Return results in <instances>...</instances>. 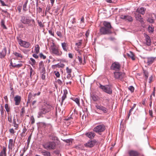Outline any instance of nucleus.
<instances>
[{"mask_svg":"<svg viewBox=\"0 0 156 156\" xmlns=\"http://www.w3.org/2000/svg\"><path fill=\"white\" fill-rule=\"evenodd\" d=\"M103 24V27H101L100 29L101 34H110L112 33L111 29L113 28L111 23L107 21H104Z\"/></svg>","mask_w":156,"mask_h":156,"instance_id":"f257e3e1","label":"nucleus"},{"mask_svg":"<svg viewBox=\"0 0 156 156\" xmlns=\"http://www.w3.org/2000/svg\"><path fill=\"white\" fill-rule=\"evenodd\" d=\"M54 108V107L52 105H50L47 103H44L42 104L40 108L38 115L41 116L42 115H45L50 112Z\"/></svg>","mask_w":156,"mask_h":156,"instance_id":"f03ea898","label":"nucleus"},{"mask_svg":"<svg viewBox=\"0 0 156 156\" xmlns=\"http://www.w3.org/2000/svg\"><path fill=\"white\" fill-rule=\"evenodd\" d=\"M50 51L51 54L57 56H60L62 54V52L59 50L58 47L56 46L54 43L50 46Z\"/></svg>","mask_w":156,"mask_h":156,"instance_id":"7ed1b4c3","label":"nucleus"},{"mask_svg":"<svg viewBox=\"0 0 156 156\" xmlns=\"http://www.w3.org/2000/svg\"><path fill=\"white\" fill-rule=\"evenodd\" d=\"M43 147L47 150H54L56 147V144L54 141L46 142L42 145Z\"/></svg>","mask_w":156,"mask_h":156,"instance_id":"20e7f679","label":"nucleus"},{"mask_svg":"<svg viewBox=\"0 0 156 156\" xmlns=\"http://www.w3.org/2000/svg\"><path fill=\"white\" fill-rule=\"evenodd\" d=\"M105 129V126L104 125H100L97 126L93 129L94 131L101 135L102 132L104 131Z\"/></svg>","mask_w":156,"mask_h":156,"instance_id":"39448f33","label":"nucleus"},{"mask_svg":"<svg viewBox=\"0 0 156 156\" xmlns=\"http://www.w3.org/2000/svg\"><path fill=\"white\" fill-rule=\"evenodd\" d=\"M100 88L108 94H111L112 93V91L111 87L108 85L103 86L100 84Z\"/></svg>","mask_w":156,"mask_h":156,"instance_id":"423d86ee","label":"nucleus"},{"mask_svg":"<svg viewBox=\"0 0 156 156\" xmlns=\"http://www.w3.org/2000/svg\"><path fill=\"white\" fill-rule=\"evenodd\" d=\"M18 42L21 46L25 48H28L30 45V43L29 42L23 41L21 39H18Z\"/></svg>","mask_w":156,"mask_h":156,"instance_id":"0eeeda50","label":"nucleus"},{"mask_svg":"<svg viewBox=\"0 0 156 156\" xmlns=\"http://www.w3.org/2000/svg\"><path fill=\"white\" fill-rule=\"evenodd\" d=\"M121 68V65L119 63L117 62H115L113 63L111 67L112 69L115 71H119Z\"/></svg>","mask_w":156,"mask_h":156,"instance_id":"6e6552de","label":"nucleus"},{"mask_svg":"<svg viewBox=\"0 0 156 156\" xmlns=\"http://www.w3.org/2000/svg\"><path fill=\"white\" fill-rule=\"evenodd\" d=\"M114 76L115 78L122 80L125 76V73H124L115 72L114 73Z\"/></svg>","mask_w":156,"mask_h":156,"instance_id":"1a4fd4ad","label":"nucleus"},{"mask_svg":"<svg viewBox=\"0 0 156 156\" xmlns=\"http://www.w3.org/2000/svg\"><path fill=\"white\" fill-rule=\"evenodd\" d=\"M97 143L95 140L88 141L87 143L84 144V146L87 147H93Z\"/></svg>","mask_w":156,"mask_h":156,"instance_id":"9d476101","label":"nucleus"},{"mask_svg":"<svg viewBox=\"0 0 156 156\" xmlns=\"http://www.w3.org/2000/svg\"><path fill=\"white\" fill-rule=\"evenodd\" d=\"M134 14L136 20L139 21L142 24H144V23L143 19L140 14L135 12H134Z\"/></svg>","mask_w":156,"mask_h":156,"instance_id":"9b49d317","label":"nucleus"},{"mask_svg":"<svg viewBox=\"0 0 156 156\" xmlns=\"http://www.w3.org/2000/svg\"><path fill=\"white\" fill-rule=\"evenodd\" d=\"M129 156H140L141 154L136 151L131 150L128 151Z\"/></svg>","mask_w":156,"mask_h":156,"instance_id":"f8f14e48","label":"nucleus"},{"mask_svg":"<svg viewBox=\"0 0 156 156\" xmlns=\"http://www.w3.org/2000/svg\"><path fill=\"white\" fill-rule=\"evenodd\" d=\"M146 10V8L143 7H139L137 9L136 11L134 12L144 15L145 13Z\"/></svg>","mask_w":156,"mask_h":156,"instance_id":"ddd939ff","label":"nucleus"},{"mask_svg":"<svg viewBox=\"0 0 156 156\" xmlns=\"http://www.w3.org/2000/svg\"><path fill=\"white\" fill-rule=\"evenodd\" d=\"M144 35L145 38V44L148 46H150L151 44V40L150 37L145 34H144Z\"/></svg>","mask_w":156,"mask_h":156,"instance_id":"4468645a","label":"nucleus"},{"mask_svg":"<svg viewBox=\"0 0 156 156\" xmlns=\"http://www.w3.org/2000/svg\"><path fill=\"white\" fill-rule=\"evenodd\" d=\"M120 18L121 19L124 20H128L129 22H131L133 20L132 17L131 16L129 15H122L120 16Z\"/></svg>","mask_w":156,"mask_h":156,"instance_id":"2eb2a0df","label":"nucleus"},{"mask_svg":"<svg viewBox=\"0 0 156 156\" xmlns=\"http://www.w3.org/2000/svg\"><path fill=\"white\" fill-rule=\"evenodd\" d=\"M95 107L97 109L102 111L104 113H107L108 112V110L107 108L97 104L95 105Z\"/></svg>","mask_w":156,"mask_h":156,"instance_id":"dca6fc26","label":"nucleus"},{"mask_svg":"<svg viewBox=\"0 0 156 156\" xmlns=\"http://www.w3.org/2000/svg\"><path fill=\"white\" fill-rule=\"evenodd\" d=\"M21 21L23 24H29L31 21V20H30L26 17L23 16L22 17Z\"/></svg>","mask_w":156,"mask_h":156,"instance_id":"f3484780","label":"nucleus"},{"mask_svg":"<svg viewBox=\"0 0 156 156\" xmlns=\"http://www.w3.org/2000/svg\"><path fill=\"white\" fill-rule=\"evenodd\" d=\"M6 53V48L4 47L2 51H0V58H4L5 56Z\"/></svg>","mask_w":156,"mask_h":156,"instance_id":"a211bd4d","label":"nucleus"},{"mask_svg":"<svg viewBox=\"0 0 156 156\" xmlns=\"http://www.w3.org/2000/svg\"><path fill=\"white\" fill-rule=\"evenodd\" d=\"M85 135L89 138L92 139L94 138L95 136V134L94 132H89L86 133H85Z\"/></svg>","mask_w":156,"mask_h":156,"instance_id":"6ab92c4d","label":"nucleus"},{"mask_svg":"<svg viewBox=\"0 0 156 156\" xmlns=\"http://www.w3.org/2000/svg\"><path fill=\"white\" fill-rule=\"evenodd\" d=\"M155 58L154 57H148L147 58V63L148 65L152 64Z\"/></svg>","mask_w":156,"mask_h":156,"instance_id":"aec40b11","label":"nucleus"},{"mask_svg":"<svg viewBox=\"0 0 156 156\" xmlns=\"http://www.w3.org/2000/svg\"><path fill=\"white\" fill-rule=\"evenodd\" d=\"M6 148L5 147H3L2 150L0 153V156H6Z\"/></svg>","mask_w":156,"mask_h":156,"instance_id":"412c9836","label":"nucleus"},{"mask_svg":"<svg viewBox=\"0 0 156 156\" xmlns=\"http://www.w3.org/2000/svg\"><path fill=\"white\" fill-rule=\"evenodd\" d=\"M61 45L63 49L66 51H67L68 50V44L65 43L64 42L62 43Z\"/></svg>","mask_w":156,"mask_h":156,"instance_id":"4be33fe9","label":"nucleus"},{"mask_svg":"<svg viewBox=\"0 0 156 156\" xmlns=\"http://www.w3.org/2000/svg\"><path fill=\"white\" fill-rule=\"evenodd\" d=\"M14 142H13V140L12 139H10L9 140V143L8 145L9 148L10 149H12V147L14 145Z\"/></svg>","mask_w":156,"mask_h":156,"instance_id":"5701e85b","label":"nucleus"},{"mask_svg":"<svg viewBox=\"0 0 156 156\" xmlns=\"http://www.w3.org/2000/svg\"><path fill=\"white\" fill-rule=\"evenodd\" d=\"M41 153L44 156H51V153L49 151L44 150L41 151Z\"/></svg>","mask_w":156,"mask_h":156,"instance_id":"b1692460","label":"nucleus"},{"mask_svg":"<svg viewBox=\"0 0 156 156\" xmlns=\"http://www.w3.org/2000/svg\"><path fill=\"white\" fill-rule=\"evenodd\" d=\"M23 2L24 3V4L23 6V9L25 11H26L27 10V5L28 2V0H23Z\"/></svg>","mask_w":156,"mask_h":156,"instance_id":"393cba45","label":"nucleus"},{"mask_svg":"<svg viewBox=\"0 0 156 156\" xmlns=\"http://www.w3.org/2000/svg\"><path fill=\"white\" fill-rule=\"evenodd\" d=\"M127 55L128 57L131 58L132 60H135L134 55L132 52L130 51L129 53L127 54Z\"/></svg>","mask_w":156,"mask_h":156,"instance_id":"a878e982","label":"nucleus"},{"mask_svg":"<svg viewBox=\"0 0 156 156\" xmlns=\"http://www.w3.org/2000/svg\"><path fill=\"white\" fill-rule=\"evenodd\" d=\"M13 54L17 58H23V55L20 53L15 52L13 53Z\"/></svg>","mask_w":156,"mask_h":156,"instance_id":"bb28decb","label":"nucleus"},{"mask_svg":"<svg viewBox=\"0 0 156 156\" xmlns=\"http://www.w3.org/2000/svg\"><path fill=\"white\" fill-rule=\"evenodd\" d=\"M21 98H14V100L15 101L16 105H19L21 101Z\"/></svg>","mask_w":156,"mask_h":156,"instance_id":"cd10ccee","label":"nucleus"},{"mask_svg":"<svg viewBox=\"0 0 156 156\" xmlns=\"http://www.w3.org/2000/svg\"><path fill=\"white\" fill-rule=\"evenodd\" d=\"M13 124L14 127H15V129L17 130L19 127V125L16 123L15 119H14L13 120Z\"/></svg>","mask_w":156,"mask_h":156,"instance_id":"c85d7f7f","label":"nucleus"},{"mask_svg":"<svg viewBox=\"0 0 156 156\" xmlns=\"http://www.w3.org/2000/svg\"><path fill=\"white\" fill-rule=\"evenodd\" d=\"M76 103L79 105H80V100L79 98H71Z\"/></svg>","mask_w":156,"mask_h":156,"instance_id":"c756f323","label":"nucleus"},{"mask_svg":"<svg viewBox=\"0 0 156 156\" xmlns=\"http://www.w3.org/2000/svg\"><path fill=\"white\" fill-rule=\"evenodd\" d=\"M39 69L41 73H45V70L44 67H39Z\"/></svg>","mask_w":156,"mask_h":156,"instance_id":"7c9ffc66","label":"nucleus"},{"mask_svg":"<svg viewBox=\"0 0 156 156\" xmlns=\"http://www.w3.org/2000/svg\"><path fill=\"white\" fill-rule=\"evenodd\" d=\"M5 21L4 20H2L1 21V26L3 27L4 29H6L7 27L5 24Z\"/></svg>","mask_w":156,"mask_h":156,"instance_id":"2f4dec72","label":"nucleus"},{"mask_svg":"<svg viewBox=\"0 0 156 156\" xmlns=\"http://www.w3.org/2000/svg\"><path fill=\"white\" fill-rule=\"evenodd\" d=\"M147 21L151 23H154V20L152 17H151L148 18L147 20Z\"/></svg>","mask_w":156,"mask_h":156,"instance_id":"473e14b6","label":"nucleus"},{"mask_svg":"<svg viewBox=\"0 0 156 156\" xmlns=\"http://www.w3.org/2000/svg\"><path fill=\"white\" fill-rule=\"evenodd\" d=\"M25 112V108H24V107H23L21 109V112L20 113V115L21 116H23Z\"/></svg>","mask_w":156,"mask_h":156,"instance_id":"72a5a7b5","label":"nucleus"},{"mask_svg":"<svg viewBox=\"0 0 156 156\" xmlns=\"http://www.w3.org/2000/svg\"><path fill=\"white\" fill-rule=\"evenodd\" d=\"M154 27L152 26H149L148 27V30L149 33H152L154 30Z\"/></svg>","mask_w":156,"mask_h":156,"instance_id":"f704fd0d","label":"nucleus"},{"mask_svg":"<svg viewBox=\"0 0 156 156\" xmlns=\"http://www.w3.org/2000/svg\"><path fill=\"white\" fill-rule=\"evenodd\" d=\"M29 69L30 70V77L31 78H32L31 76L32 75V74L33 73V75H34L35 74V72L33 71V70L31 67H30Z\"/></svg>","mask_w":156,"mask_h":156,"instance_id":"c9c22d12","label":"nucleus"},{"mask_svg":"<svg viewBox=\"0 0 156 156\" xmlns=\"http://www.w3.org/2000/svg\"><path fill=\"white\" fill-rule=\"evenodd\" d=\"M41 94L40 92H38L37 93H35L33 94V95H32V93H30L29 94V95H32V97H35L36 96V95L38 96L39 95Z\"/></svg>","mask_w":156,"mask_h":156,"instance_id":"e433bc0d","label":"nucleus"},{"mask_svg":"<svg viewBox=\"0 0 156 156\" xmlns=\"http://www.w3.org/2000/svg\"><path fill=\"white\" fill-rule=\"evenodd\" d=\"M5 108L7 112H8L10 111V108L9 107L8 104H5Z\"/></svg>","mask_w":156,"mask_h":156,"instance_id":"4c0bfd02","label":"nucleus"},{"mask_svg":"<svg viewBox=\"0 0 156 156\" xmlns=\"http://www.w3.org/2000/svg\"><path fill=\"white\" fill-rule=\"evenodd\" d=\"M82 40H79V42L76 43V46H77L78 48H79V47L81 46L82 44Z\"/></svg>","mask_w":156,"mask_h":156,"instance_id":"58836bf2","label":"nucleus"},{"mask_svg":"<svg viewBox=\"0 0 156 156\" xmlns=\"http://www.w3.org/2000/svg\"><path fill=\"white\" fill-rule=\"evenodd\" d=\"M64 95L62 98H66L67 97V94H68L67 91L65 89L64 90Z\"/></svg>","mask_w":156,"mask_h":156,"instance_id":"ea45409f","label":"nucleus"},{"mask_svg":"<svg viewBox=\"0 0 156 156\" xmlns=\"http://www.w3.org/2000/svg\"><path fill=\"white\" fill-rule=\"evenodd\" d=\"M37 47H35V52L37 53L38 54L39 53V47L38 45H37Z\"/></svg>","mask_w":156,"mask_h":156,"instance_id":"a19ab883","label":"nucleus"},{"mask_svg":"<svg viewBox=\"0 0 156 156\" xmlns=\"http://www.w3.org/2000/svg\"><path fill=\"white\" fill-rule=\"evenodd\" d=\"M144 76L145 77V79L146 80H147L148 77V73L146 71H144Z\"/></svg>","mask_w":156,"mask_h":156,"instance_id":"79ce46f5","label":"nucleus"},{"mask_svg":"<svg viewBox=\"0 0 156 156\" xmlns=\"http://www.w3.org/2000/svg\"><path fill=\"white\" fill-rule=\"evenodd\" d=\"M67 73L69 74H70L72 72V69H69L68 67H67L66 68Z\"/></svg>","mask_w":156,"mask_h":156,"instance_id":"37998d69","label":"nucleus"},{"mask_svg":"<svg viewBox=\"0 0 156 156\" xmlns=\"http://www.w3.org/2000/svg\"><path fill=\"white\" fill-rule=\"evenodd\" d=\"M128 89L130 90L131 92H133L134 91V88L133 86H131L129 87Z\"/></svg>","mask_w":156,"mask_h":156,"instance_id":"c03bdc74","label":"nucleus"},{"mask_svg":"<svg viewBox=\"0 0 156 156\" xmlns=\"http://www.w3.org/2000/svg\"><path fill=\"white\" fill-rule=\"evenodd\" d=\"M10 97H11V98H20V97L18 96V95H16L14 97V93L13 92H11Z\"/></svg>","mask_w":156,"mask_h":156,"instance_id":"a18cd8bd","label":"nucleus"},{"mask_svg":"<svg viewBox=\"0 0 156 156\" xmlns=\"http://www.w3.org/2000/svg\"><path fill=\"white\" fill-rule=\"evenodd\" d=\"M31 124H33L35 122L33 116H32L31 117Z\"/></svg>","mask_w":156,"mask_h":156,"instance_id":"49530a36","label":"nucleus"},{"mask_svg":"<svg viewBox=\"0 0 156 156\" xmlns=\"http://www.w3.org/2000/svg\"><path fill=\"white\" fill-rule=\"evenodd\" d=\"M38 24L39 26L41 27H44V26L43 24H42V22L41 21L39 22L38 21Z\"/></svg>","mask_w":156,"mask_h":156,"instance_id":"de8ad7c7","label":"nucleus"},{"mask_svg":"<svg viewBox=\"0 0 156 156\" xmlns=\"http://www.w3.org/2000/svg\"><path fill=\"white\" fill-rule=\"evenodd\" d=\"M49 33L52 36H54V32L51 30H48Z\"/></svg>","mask_w":156,"mask_h":156,"instance_id":"09e8293b","label":"nucleus"},{"mask_svg":"<svg viewBox=\"0 0 156 156\" xmlns=\"http://www.w3.org/2000/svg\"><path fill=\"white\" fill-rule=\"evenodd\" d=\"M63 82H64V81H62V80H61L60 79H58L57 81V83H58L60 85H62L63 84Z\"/></svg>","mask_w":156,"mask_h":156,"instance_id":"8fccbe9b","label":"nucleus"},{"mask_svg":"<svg viewBox=\"0 0 156 156\" xmlns=\"http://www.w3.org/2000/svg\"><path fill=\"white\" fill-rule=\"evenodd\" d=\"M9 132L12 134H13L15 133V131L13 128L10 129H9Z\"/></svg>","mask_w":156,"mask_h":156,"instance_id":"3c124183","label":"nucleus"},{"mask_svg":"<svg viewBox=\"0 0 156 156\" xmlns=\"http://www.w3.org/2000/svg\"><path fill=\"white\" fill-rule=\"evenodd\" d=\"M8 121L9 122H10V123H12V117L11 116H10L9 115L8 116Z\"/></svg>","mask_w":156,"mask_h":156,"instance_id":"603ef678","label":"nucleus"},{"mask_svg":"<svg viewBox=\"0 0 156 156\" xmlns=\"http://www.w3.org/2000/svg\"><path fill=\"white\" fill-rule=\"evenodd\" d=\"M30 60L32 63V64H31L32 65H34L35 64L36 62L34 59H33L32 58H30Z\"/></svg>","mask_w":156,"mask_h":156,"instance_id":"864d4df0","label":"nucleus"},{"mask_svg":"<svg viewBox=\"0 0 156 156\" xmlns=\"http://www.w3.org/2000/svg\"><path fill=\"white\" fill-rule=\"evenodd\" d=\"M23 66V65L22 64H16V65H15L14 66V67H16L19 68Z\"/></svg>","mask_w":156,"mask_h":156,"instance_id":"5fc2aeb1","label":"nucleus"},{"mask_svg":"<svg viewBox=\"0 0 156 156\" xmlns=\"http://www.w3.org/2000/svg\"><path fill=\"white\" fill-rule=\"evenodd\" d=\"M56 34L60 37H62V34L61 32L60 31H57Z\"/></svg>","mask_w":156,"mask_h":156,"instance_id":"6e6d98bb","label":"nucleus"},{"mask_svg":"<svg viewBox=\"0 0 156 156\" xmlns=\"http://www.w3.org/2000/svg\"><path fill=\"white\" fill-rule=\"evenodd\" d=\"M55 75L57 77H60V74L58 72H55Z\"/></svg>","mask_w":156,"mask_h":156,"instance_id":"4d7b16f0","label":"nucleus"},{"mask_svg":"<svg viewBox=\"0 0 156 156\" xmlns=\"http://www.w3.org/2000/svg\"><path fill=\"white\" fill-rule=\"evenodd\" d=\"M40 56L41 58H43L44 59H45L46 58V56L44 55L42 53L40 54Z\"/></svg>","mask_w":156,"mask_h":156,"instance_id":"13d9d810","label":"nucleus"},{"mask_svg":"<svg viewBox=\"0 0 156 156\" xmlns=\"http://www.w3.org/2000/svg\"><path fill=\"white\" fill-rule=\"evenodd\" d=\"M45 73H41V78L42 80H44L45 78Z\"/></svg>","mask_w":156,"mask_h":156,"instance_id":"bf43d9fd","label":"nucleus"},{"mask_svg":"<svg viewBox=\"0 0 156 156\" xmlns=\"http://www.w3.org/2000/svg\"><path fill=\"white\" fill-rule=\"evenodd\" d=\"M27 129L26 128V127L25 126H24V127H23V132H22V134H24L26 132V131Z\"/></svg>","mask_w":156,"mask_h":156,"instance_id":"052dcab7","label":"nucleus"},{"mask_svg":"<svg viewBox=\"0 0 156 156\" xmlns=\"http://www.w3.org/2000/svg\"><path fill=\"white\" fill-rule=\"evenodd\" d=\"M77 57L79 62L80 63H82V58L79 56H78Z\"/></svg>","mask_w":156,"mask_h":156,"instance_id":"680f3d73","label":"nucleus"},{"mask_svg":"<svg viewBox=\"0 0 156 156\" xmlns=\"http://www.w3.org/2000/svg\"><path fill=\"white\" fill-rule=\"evenodd\" d=\"M0 2L2 6H6V5L4 1H3L2 0H0Z\"/></svg>","mask_w":156,"mask_h":156,"instance_id":"e2e57ef3","label":"nucleus"},{"mask_svg":"<svg viewBox=\"0 0 156 156\" xmlns=\"http://www.w3.org/2000/svg\"><path fill=\"white\" fill-rule=\"evenodd\" d=\"M39 65L40 67L42 66L44 67L43 62L42 61L41 62H40L39 63Z\"/></svg>","mask_w":156,"mask_h":156,"instance_id":"0e129e2a","label":"nucleus"},{"mask_svg":"<svg viewBox=\"0 0 156 156\" xmlns=\"http://www.w3.org/2000/svg\"><path fill=\"white\" fill-rule=\"evenodd\" d=\"M108 39L111 41H113L115 40L114 37H110L108 38Z\"/></svg>","mask_w":156,"mask_h":156,"instance_id":"69168bd1","label":"nucleus"},{"mask_svg":"<svg viewBox=\"0 0 156 156\" xmlns=\"http://www.w3.org/2000/svg\"><path fill=\"white\" fill-rule=\"evenodd\" d=\"M149 115L151 117L153 116V112L152 110H150L149 111Z\"/></svg>","mask_w":156,"mask_h":156,"instance_id":"338daca9","label":"nucleus"},{"mask_svg":"<svg viewBox=\"0 0 156 156\" xmlns=\"http://www.w3.org/2000/svg\"><path fill=\"white\" fill-rule=\"evenodd\" d=\"M0 111L1 112V114L2 115H3L4 114V109L3 108L0 109Z\"/></svg>","mask_w":156,"mask_h":156,"instance_id":"774afa93","label":"nucleus"}]
</instances>
